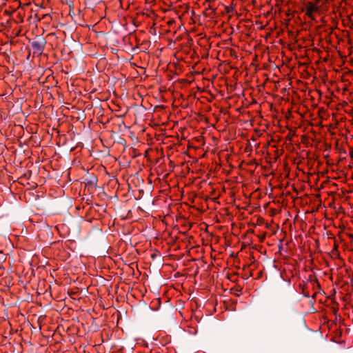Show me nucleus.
<instances>
[{
	"label": "nucleus",
	"mask_w": 353,
	"mask_h": 353,
	"mask_svg": "<svg viewBox=\"0 0 353 353\" xmlns=\"http://www.w3.org/2000/svg\"><path fill=\"white\" fill-rule=\"evenodd\" d=\"M320 0H315L314 2L308 1L305 4V14L311 19H314V14L319 11V3Z\"/></svg>",
	"instance_id": "nucleus-2"
},
{
	"label": "nucleus",
	"mask_w": 353,
	"mask_h": 353,
	"mask_svg": "<svg viewBox=\"0 0 353 353\" xmlns=\"http://www.w3.org/2000/svg\"><path fill=\"white\" fill-rule=\"evenodd\" d=\"M46 41L43 38H39L31 43V48L34 56H40L45 48Z\"/></svg>",
	"instance_id": "nucleus-1"
},
{
	"label": "nucleus",
	"mask_w": 353,
	"mask_h": 353,
	"mask_svg": "<svg viewBox=\"0 0 353 353\" xmlns=\"http://www.w3.org/2000/svg\"><path fill=\"white\" fill-rule=\"evenodd\" d=\"M337 247H338V245L336 244H335L332 252L336 251L337 250Z\"/></svg>",
	"instance_id": "nucleus-4"
},
{
	"label": "nucleus",
	"mask_w": 353,
	"mask_h": 353,
	"mask_svg": "<svg viewBox=\"0 0 353 353\" xmlns=\"http://www.w3.org/2000/svg\"><path fill=\"white\" fill-rule=\"evenodd\" d=\"M349 156L351 159H353V148H350Z\"/></svg>",
	"instance_id": "nucleus-3"
}]
</instances>
